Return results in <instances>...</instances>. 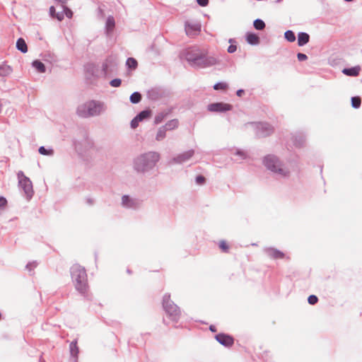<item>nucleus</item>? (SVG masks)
Listing matches in <instances>:
<instances>
[{
  "mask_svg": "<svg viewBox=\"0 0 362 362\" xmlns=\"http://www.w3.org/2000/svg\"><path fill=\"white\" fill-rule=\"evenodd\" d=\"M264 128H265V129L267 131V133L264 136L269 135L271 133H272L273 131H274L273 128L270 125H269V124H267Z\"/></svg>",
  "mask_w": 362,
  "mask_h": 362,
  "instance_id": "obj_40",
  "label": "nucleus"
},
{
  "mask_svg": "<svg viewBox=\"0 0 362 362\" xmlns=\"http://www.w3.org/2000/svg\"><path fill=\"white\" fill-rule=\"evenodd\" d=\"M12 72V69L10 66L6 64H1L0 65V76H7L10 75Z\"/></svg>",
  "mask_w": 362,
  "mask_h": 362,
  "instance_id": "obj_16",
  "label": "nucleus"
},
{
  "mask_svg": "<svg viewBox=\"0 0 362 362\" xmlns=\"http://www.w3.org/2000/svg\"><path fill=\"white\" fill-rule=\"evenodd\" d=\"M219 247L223 252H228L229 250V246L228 243L226 240H221L219 242Z\"/></svg>",
  "mask_w": 362,
  "mask_h": 362,
  "instance_id": "obj_30",
  "label": "nucleus"
},
{
  "mask_svg": "<svg viewBox=\"0 0 362 362\" xmlns=\"http://www.w3.org/2000/svg\"><path fill=\"white\" fill-rule=\"evenodd\" d=\"M286 39L288 42H294L296 40V36L293 32L291 30H288L284 34Z\"/></svg>",
  "mask_w": 362,
  "mask_h": 362,
  "instance_id": "obj_29",
  "label": "nucleus"
},
{
  "mask_svg": "<svg viewBox=\"0 0 362 362\" xmlns=\"http://www.w3.org/2000/svg\"><path fill=\"white\" fill-rule=\"evenodd\" d=\"M122 204L127 207H131L133 206L132 201L127 195H124L122 198Z\"/></svg>",
  "mask_w": 362,
  "mask_h": 362,
  "instance_id": "obj_28",
  "label": "nucleus"
},
{
  "mask_svg": "<svg viewBox=\"0 0 362 362\" xmlns=\"http://www.w3.org/2000/svg\"><path fill=\"white\" fill-rule=\"evenodd\" d=\"M187 54H190L192 57L195 58L197 57V55H202V53H200L199 52H197L196 53H192L191 52L188 51L185 55L186 58Z\"/></svg>",
  "mask_w": 362,
  "mask_h": 362,
  "instance_id": "obj_44",
  "label": "nucleus"
},
{
  "mask_svg": "<svg viewBox=\"0 0 362 362\" xmlns=\"http://www.w3.org/2000/svg\"><path fill=\"white\" fill-rule=\"evenodd\" d=\"M297 57L299 61H304V60L307 59V58H308L307 56L303 53H298L297 54Z\"/></svg>",
  "mask_w": 362,
  "mask_h": 362,
  "instance_id": "obj_41",
  "label": "nucleus"
},
{
  "mask_svg": "<svg viewBox=\"0 0 362 362\" xmlns=\"http://www.w3.org/2000/svg\"><path fill=\"white\" fill-rule=\"evenodd\" d=\"M141 122L136 117L132 119L131 122V126L132 128H136L139 125V122Z\"/></svg>",
  "mask_w": 362,
  "mask_h": 362,
  "instance_id": "obj_39",
  "label": "nucleus"
},
{
  "mask_svg": "<svg viewBox=\"0 0 362 362\" xmlns=\"http://www.w3.org/2000/svg\"><path fill=\"white\" fill-rule=\"evenodd\" d=\"M160 156L156 152L146 153L136 160V168L139 171L145 170L153 166L158 161Z\"/></svg>",
  "mask_w": 362,
  "mask_h": 362,
  "instance_id": "obj_3",
  "label": "nucleus"
},
{
  "mask_svg": "<svg viewBox=\"0 0 362 362\" xmlns=\"http://www.w3.org/2000/svg\"><path fill=\"white\" fill-rule=\"evenodd\" d=\"M7 205V200L4 197H0V208H4Z\"/></svg>",
  "mask_w": 362,
  "mask_h": 362,
  "instance_id": "obj_38",
  "label": "nucleus"
},
{
  "mask_svg": "<svg viewBox=\"0 0 362 362\" xmlns=\"http://www.w3.org/2000/svg\"><path fill=\"white\" fill-rule=\"evenodd\" d=\"M193 155H194V151L190 150V151H186L184 153L178 156L175 158V160L178 163H182V162H184V161L189 159Z\"/></svg>",
  "mask_w": 362,
  "mask_h": 362,
  "instance_id": "obj_12",
  "label": "nucleus"
},
{
  "mask_svg": "<svg viewBox=\"0 0 362 362\" xmlns=\"http://www.w3.org/2000/svg\"><path fill=\"white\" fill-rule=\"evenodd\" d=\"M71 272L76 288L79 292L85 293L88 289L87 275L85 269L76 264L71 267Z\"/></svg>",
  "mask_w": 362,
  "mask_h": 362,
  "instance_id": "obj_1",
  "label": "nucleus"
},
{
  "mask_svg": "<svg viewBox=\"0 0 362 362\" xmlns=\"http://www.w3.org/2000/svg\"><path fill=\"white\" fill-rule=\"evenodd\" d=\"M361 100L358 96L353 97L351 98V105L354 108H358L361 105Z\"/></svg>",
  "mask_w": 362,
  "mask_h": 362,
  "instance_id": "obj_27",
  "label": "nucleus"
},
{
  "mask_svg": "<svg viewBox=\"0 0 362 362\" xmlns=\"http://www.w3.org/2000/svg\"><path fill=\"white\" fill-rule=\"evenodd\" d=\"M152 112L150 110H146L144 111H141L136 117L140 120L142 121L144 119L148 118L151 116Z\"/></svg>",
  "mask_w": 362,
  "mask_h": 362,
  "instance_id": "obj_22",
  "label": "nucleus"
},
{
  "mask_svg": "<svg viewBox=\"0 0 362 362\" xmlns=\"http://www.w3.org/2000/svg\"><path fill=\"white\" fill-rule=\"evenodd\" d=\"M228 88V85L226 83H218L214 85V88L215 90H226Z\"/></svg>",
  "mask_w": 362,
  "mask_h": 362,
  "instance_id": "obj_31",
  "label": "nucleus"
},
{
  "mask_svg": "<svg viewBox=\"0 0 362 362\" xmlns=\"http://www.w3.org/2000/svg\"><path fill=\"white\" fill-rule=\"evenodd\" d=\"M103 110V105L94 101L89 102L80 106L78 109V114L83 117L94 116L100 114Z\"/></svg>",
  "mask_w": 362,
  "mask_h": 362,
  "instance_id": "obj_4",
  "label": "nucleus"
},
{
  "mask_svg": "<svg viewBox=\"0 0 362 362\" xmlns=\"http://www.w3.org/2000/svg\"><path fill=\"white\" fill-rule=\"evenodd\" d=\"M16 47L18 50L22 52L23 53H25L28 52V47L23 38H19L16 42Z\"/></svg>",
  "mask_w": 362,
  "mask_h": 362,
  "instance_id": "obj_17",
  "label": "nucleus"
},
{
  "mask_svg": "<svg viewBox=\"0 0 362 362\" xmlns=\"http://www.w3.org/2000/svg\"><path fill=\"white\" fill-rule=\"evenodd\" d=\"M165 116H166V115L163 112L159 113L155 117V123L156 124L160 123L163 120V119L165 117Z\"/></svg>",
  "mask_w": 362,
  "mask_h": 362,
  "instance_id": "obj_32",
  "label": "nucleus"
},
{
  "mask_svg": "<svg viewBox=\"0 0 362 362\" xmlns=\"http://www.w3.org/2000/svg\"><path fill=\"white\" fill-rule=\"evenodd\" d=\"M263 163L268 170L274 173L282 176H287L289 174V170L283 166L281 162L275 156L268 155L265 156Z\"/></svg>",
  "mask_w": 362,
  "mask_h": 362,
  "instance_id": "obj_2",
  "label": "nucleus"
},
{
  "mask_svg": "<svg viewBox=\"0 0 362 362\" xmlns=\"http://www.w3.org/2000/svg\"><path fill=\"white\" fill-rule=\"evenodd\" d=\"M179 125V122L177 119H171L165 124L164 128L166 130H173L176 129Z\"/></svg>",
  "mask_w": 362,
  "mask_h": 362,
  "instance_id": "obj_19",
  "label": "nucleus"
},
{
  "mask_svg": "<svg viewBox=\"0 0 362 362\" xmlns=\"http://www.w3.org/2000/svg\"><path fill=\"white\" fill-rule=\"evenodd\" d=\"M201 30V25L198 23H185V32L189 36L197 35Z\"/></svg>",
  "mask_w": 362,
  "mask_h": 362,
  "instance_id": "obj_8",
  "label": "nucleus"
},
{
  "mask_svg": "<svg viewBox=\"0 0 362 362\" xmlns=\"http://www.w3.org/2000/svg\"><path fill=\"white\" fill-rule=\"evenodd\" d=\"M310 36L305 33H300L298 36V44L299 46H303L308 42Z\"/></svg>",
  "mask_w": 362,
  "mask_h": 362,
  "instance_id": "obj_13",
  "label": "nucleus"
},
{
  "mask_svg": "<svg viewBox=\"0 0 362 362\" xmlns=\"http://www.w3.org/2000/svg\"><path fill=\"white\" fill-rule=\"evenodd\" d=\"M359 71V67H352L349 69H344L342 72L347 76H356L358 75Z\"/></svg>",
  "mask_w": 362,
  "mask_h": 362,
  "instance_id": "obj_15",
  "label": "nucleus"
},
{
  "mask_svg": "<svg viewBox=\"0 0 362 362\" xmlns=\"http://www.w3.org/2000/svg\"><path fill=\"white\" fill-rule=\"evenodd\" d=\"M166 129L164 127L160 128L156 134V140L160 141L165 137Z\"/></svg>",
  "mask_w": 362,
  "mask_h": 362,
  "instance_id": "obj_25",
  "label": "nucleus"
},
{
  "mask_svg": "<svg viewBox=\"0 0 362 362\" xmlns=\"http://www.w3.org/2000/svg\"><path fill=\"white\" fill-rule=\"evenodd\" d=\"M243 93V90H239L237 91V95L238 96H241Z\"/></svg>",
  "mask_w": 362,
  "mask_h": 362,
  "instance_id": "obj_46",
  "label": "nucleus"
},
{
  "mask_svg": "<svg viewBox=\"0 0 362 362\" xmlns=\"http://www.w3.org/2000/svg\"><path fill=\"white\" fill-rule=\"evenodd\" d=\"M308 301L310 305H315L317 303L318 298L315 295H310L308 298Z\"/></svg>",
  "mask_w": 362,
  "mask_h": 362,
  "instance_id": "obj_34",
  "label": "nucleus"
},
{
  "mask_svg": "<svg viewBox=\"0 0 362 362\" xmlns=\"http://www.w3.org/2000/svg\"><path fill=\"white\" fill-rule=\"evenodd\" d=\"M237 49V47L236 45H230L228 48V52L229 53H233L236 51Z\"/></svg>",
  "mask_w": 362,
  "mask_h": 362,
  "instance_id": "obj_43",
  "label": "nucleus"
},
{
  "mask_svg": "<svg viewBox=\"0 0 362 362\" xmlns=\"http://www.w3.org/2000/svg\"><path fill=\"white\" fill-rule=\"evenodd\" d=\"M39 153L42 155H52L53 153V151L47 150L44 146H41L39 148Z\"/></svg>",
  "mask_w": 362,
  "mask_h": 362,
  "instance_id": "obj_33",
  "label": "nucleus"
},
{
  "mask_svg": "<svg viewBox=\"0 0 362 362\" xmlns=\"http://www.w3.org/2000/svg\"><path fill=\"white\" fill-rule=\"evenodd\" d=\"M247 42L250 45H257L259 42V38L256 34L248 33L247 35Z\"/></svg>",
  "mask_w": 362,
  "mask_h": 362,
  "instance_id": "obj_18",
  "label": "nucleus"
},
{
  "mask_svg": "<svg viewBox=\"0 0 362 362\" xmlns=\"http://www.w3.org/2000/svg\"><path fill=\"white\" fill-rule=\"evenodd\" d=\"M163 307L166 313L173 317H177L180 314L179 308L170 300V296H165L163 299Z\"/></svg>",
  "mask_w": 362,
  "mask_h": 362,
  "instance_id": "obj_7",
  "label": "nucleus"
},
{
  "mask_svg": "<svg viewBox=\"0 0 362 362\" xmlns=\"http://www.w3.org/2000/svg\"><path fill=\"white\" fill-rule=\"evenodd\" d=\"M266 253L270 258L275 259H283L284 257V254L275 248L270 247L267 249Z\"/></svg>",
  "mask_w": 362,
  "mask_h": 362,
  "instance_id": "obj_11",
  "label": "nucleus"
},
{
  "mask_svg": "<svg viewBox=\"0 0 362 362\" xmlns=\"http://www.w3.org/2000/svg\"><path fill=\"white\" fill-rule=\"evenodd\" d=\"M141 95L138 92H135V93H132L130 96V101L132 103H138L141 101Z\"/></svg>",
  "mask_w": 362,
  "mask_h": 362,
  "instance_id": "obj_23",
  "label": "nucleus"
},
{
  "mask_svg": "<svg viewBox=\"0 0 362 362\" xmlns=\"http://www.w3.org/2000/svg\"><path fill=\"white\" fill-rule=\"evenodd\" d=\"M127 65L129 68L135 69L138 65L137 61L134 58H128L127 60Z\"/></svg>",
  "mask_w": 362,
  "mask_h": 362,
  "instance_id": "obj_24",
  "label": "nucleus"
},
{
  "mask_svg": "<svg viewBox=\"0 0 362 362\" xmlns=\"http://www.w3.org/2000/svg\"><path fill=\"white\" fill-rule=\"evenodd\" d=\"M216 339L221 344L226 346H231L234 340L232 337L225 334H218L216 336Z\"/></svg>",
  "mask_w": 362,
  "mask_h": 362,
  "instance_id": "obj_10",
  "label": "nucleus"
},
{
  "mask_svg": "<svg viewBox=\"0 0 362 362\" xmlns=\"http://www.w3.org/2000/svg\"><path fill=\"white\" fill-rule=\"evenodd\" d=\"M121 83H122V81L119 78H115L110 81V85L112 87H119V86H120Z\"/></svg>",
  "mask_w": 362,
  "mask_h": 362,
  "instance_id": "obj_36",
  "label": "nucleus"
},
{
  "mask_svg": "<svg viewBox=\"0 0 362 362\" xmlns=\"http://www.w3.org/2000/svg\"><path fill=\"white\" fill-rule=\"evenodd\" d=\"M232 109V105L224 103H216L210 104L208 110L211 112H225Z\"/></svg>",
  "mask_w": 362,
  "mask_h": 362,
  "instance_id": "obj_9",
  "label": "nucleus"
},
{
  "mask_svg": "<svg viewBox=\"0 0 362 362\" xmlns=\"http://www.w3.org/2000/svg\"><path fill=\"white\" fill-rule=\"evenodd\" d=\"M19 187L23 189L28 199H30L33 195V185L31 181L24 175L22 172L18 173Z\"/></svg>",
  "mask_w": 362,
  "mask_h": 362,
  "instance_id": "obj_6",
  "label": "nucleus"
},
{
  "mask_svg": "<svg viewBox=\"0 0 362 362\" xmlns=\"http://www.w3.org/2000/svg\"><path fill=\"white\" fill-rule=\"evenodd\" d=\"M196 182L198 185H203L205 182V177L202 175H198L196 177Z\"/></svg>",
  "mask_w": 362,
  "mask_h": 362,
  "instance_id": "obj_37",
  "label": "nucleus"
},
{
  "mask_svg": "<svg viewBox=\"0 0 362 362\" xmlns=\"http://www.w3.org/2000/svg\"><path fill=\"white\" fill-rule=\"evenodd\" d=\"M33 66L40 73L45 72V66L44 64L39 60H35L33 62Z\"/></svg>",
  "mask_w": 362,
  "mask_h": 362,
  "instance_id": "obj_20",
  "label": "nucleus"
},
{
  "mask_svg": "<svg viewBox=\"0 0 362 362\" xmlns=\"http://www.w3.org/2000/svg\"><path fill=\"white\" fill-rule=\"evenodd\" d=\"M199 5L206 6L209 4V0H197Z\"/></svg>",
  "mask_w": 362,
  "mask_h": 362,
  "instance_id": "obj_42",
  "label": "nucleus"
},
{
  "mask_svg": "<svg viewBox=\"0 0 362 362\" xmlns=\"http://www.w3.org/2000/svg\"><path fill=\"white\" fill-rule=\"evenodd\" d=\"M70 352L73 356H74L75 358H77L78 354V347L77 346L76 341H72L70 344Z\"/></svg>",
  "mask_w": 362,
  "mask_h": 362,
  "instance_id": "obj_21",
  "label": "nucleus"
},
{
  "mask_svg": "<svg viewBox=\"0 0 362 362\" xmlns=\"http://www.w3.org/2000/svg\"><path fill=\"white\" fill-rule=\"evenodd\" d=\"M187 60L192 63V65L199 67H206L213 66L218 63V59L214 57H205L202 55H197V57L193 58L190 54L187 55Z\"/></svg>",
  "mask_w": 362,
  "mask_h": 362,
  "instance_id": "obj_5",
  "label": "nucleus"
},
{
  "mask_svg": "<svg viewBox=\"0 0 362 362\" xmlns=\"http://www.w3.org/2000/svg\"><path fill=\"white\" fill-rule=\"evenodd\" d=\"M107 24L108 25L110 26V25H114V21H113V19H110L109 18L108 21H107Z\"/></svg>",
  "mask_w": 362,
  "mask_h": 362,
  "instance_id": "obj_45",
  "label": "nucleus"
},
{
  "mask_svg": "<svg viewBox=\"0 0 362 362\" xmlns=\"http://www.w3.org/2000/svg\"><path fill=\"white\" fill-rule=\"evenodd\" d=\"M254 27L257 29V30H263L265 27V23H264L263 21L260 20V19H257L254 21Z\"/></svg>",
  "mask_w": 362,
  "mask_h": 362,
  "instance_id": "obj_26",
  "label": "nucleus"
},
{
  "mask_svg": "<svg viewBox=\"0 0 362 362\" xmlns=\"http://www.w3.org/2000/svg\"><path fill=\"white\" fill-rule=\"evenodd\" d=\"M211 330L214 331V328L212 327H210Z\"/></svg>",
  "mask_w": 362,
  "mask_h": 362,
  "instance_id": "obj_47",
  "label": "nucleus"
},
{
  "mask_svg": "<svg viewBox=\"0 0 362 362\" xmlns=\"http://www.w3.org/2000/svg\"><path fill=\"white\" fill-rule=\"evenodd\" d=\"M49 14L52 18H57L59 21H62L64 19V13H57L53 6L49 8Z\"/></svg>",
  "mask_w": 362,
  "mask_h": 362,
  "instance_id": "obj_14",
  "label": "nucleus"
},
{
  "mask_svg": "<svg viewBox=\"0 0 362 362\" xmlns=\"http://www.w3.org/2000/svg\"><path fill=\"white\" fill-rule=\"evenodd\" d=\"M64 8V14L68 17L69 18H71L73 16V12L71 9H69L68 7L65 6L64 4L62 5Z\"/></svg>",
  "mask_w": 362,
  "mask_h": 362,
  "instance_id": "obj_35",
  "label": "nucleus"
}]
</instances>
